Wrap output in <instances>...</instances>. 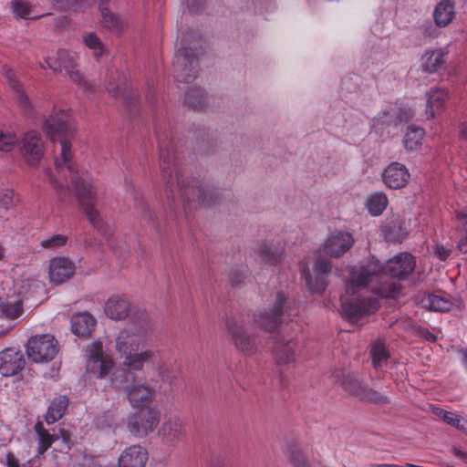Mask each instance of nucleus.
I'll return each mask as SVG.
<instances>
[{
  "instance_id": "f257e3e1",
  "label": "nucleus",
  "mask_w": 467,
  "mask_h": 467,
  "mask_svg": "<svg viewBox=\"0 0 467 467\" xmlns=\"http://www.w3.org/2000/svg\"><path fill=\"white\" fill-rule=\"evenodd\" d=\"M68 114L65 110L55 111L43 123V130L53 142L59 144V156L55 159V169L47 171L50 183L62 192L70 179L76 198L89 223L98 230L104 228V222L98 210V191L92 180L79 173L73 161L71 144L68 141L70 130Z\"/></svg>"
},
{
  "instance_id": "f03ea898",
  "label": "nucleus",
  "mask_w": 467,
  "mask_h": 467,
  "mask_svg": "<svg viewBox=\"0 0 467 467\" xmlns=\"http://www.w3.org/2000/svg\"><path fill=\"white\" fill-rule=\"evenodd\" d=\"M415 265V259L410 254L400 253L388 260L384 267L374 259L350 267L345 284V295L341 296L343 317L356 323L364 316L374 313L379 308L377 298L365 297L358 293L379 281L382 273L402 279L412 273Z\"/></svg>"
},
{
  "instance_id": "7ed1b4c3",
  "label": "nucleus",
  "mask_w": 467,
  "mask_h": 467,
  "mask_svg": "<svg viewBox=\"0 0 467 467\" xmlns=\"http://www.w3.org/2000/svg\"><path fill=\"white\" fill-rule=\"evenodd\" d=\"M149 330L150 321L147 317H143L140 323L127 326L116 336L115 349L127 368L140 371L144 364L153 358L152 349L140 351V347L147 340Z\"/></svg>"
},
{
  "instance_id": "20e7f679",
  "label": "nucleus",
  "mask_w": 467,
  "mask_h": 467,
  "mask_svg": "<svg viewBox=\"0 0 467 467\" xmlns=\"http://www.w3.org/2000/svg\"><path fill=\"white\" fill-rule=\"evenodd\" d=\"M160 166L163 182L165 183V191L168 197H175L178 195L183 200L189 202L197 201L202 204H208L209 199H212L213 192L209 188H204L197 183H185L181 179L179 169L174 162L173 154L169 150H161Z\"/></svg>"
},
{
  "instance_id": "39448f33",
  "label": "nucleus",
  "mask_w": 467,
  "mask_h": 467,
  "mask_svg": "<svg viewBox=\"0 0 467 467\" xmlns=\"http://www.w3.org/2000/svg\"><path fill=\"white\" fill-rule=\"evenodd\" d=\"M58 353V342L51 334L36 335L26 343V355L35 363H47Z\"/></svg>"
},
{
  "instance_id": "423d86ee",
  "label": "nucleus",
  "mask_w": 467,
  "mask_h": 467,
  "mask_svg": "<svg viewBox=\"0 0 467 467\" xmlns=\"http://www.w3.org/2000/svg\"><path fill=\"white\" fill-rule=\"evenodd\" d=\"M161 411L157 407L137 410L128 420V429L136 437L142 438L153 432L159 425Z\"/></svg>"
},
{
  "instance_id": "0eeeda50",
  "label": "nucleus",
  "mask_w": 467,
  "mask_h": 467,
  "mask_svg": "<svg viewBox=\"0 0 467 467\" xmlns=\"http://www.w3.org/2000/svg\"><path fill=\"white\" fill-rule=\"evenodd\" d=\"M174 78L178 82L191 83L199 72V63L192 49L180 48L173 59Z\"/></svg>"
},
{
  "instance_id": "6e6552de",
  "label": "nucleus",
  "mask_w": 467,
  "mask_h": 467,
  "mask_svg": "<svg viewBox=\"0 0 467 467\" xmlns=\"http://www.w3.org/2000/svg\"><path fill=\"white\" fill-rule=\"evenodd\" d=\"M331 270V264L329 260L317 257L314 267L313 274L310 273L309 269L303 266L301 268V275L305 280V284L313 294H320L325 291L327 281V277Z\"/></svg>"
},
{
  "instance_id": "1a4fd4ad",
  "label": "nucleus",
  "mask_w": 467,
  "mask_h": 467,
  "mask_svg": "<svg viewBox=\"0 0 467 467\" xmlns=\"http://www.w3.org/2000/svg\"><path fill=\"white\" fill-rule=\"evenodd\" d=\"M124 393L131 406L135 410H144L152 407L151 403L155 400V389L140 380H135L130 384L124 386Z\"/></svg>"
},
{
  "instance_id": "9d476101",
  "label": "nucleus",
  "mask_w": 467,
  "mask_h": 467,
  "mask_svg": "<svg viewBox=\"0 0 467 467\" xmlns=\"http://www.w3.org/2000/svg\"><path fill=\"white\" fill-rule=\"evenodd\" d=\"M225 326L236 348L246 355H251L255 351L256 339L246 333L241 322L234 318H227Z\"/></svg>"
},
{
  "instance_id": "9b49d317",
  "label": "nucleus",
  "mask_w": 467,
  "mask_h": 467,
  "mask_svg": "<svg viewBox=\"0 0 467 467\" xmlns=\"http://www.w3.org/2000/svg\"><path fill=\"white\" fill-rule=\"evenodd\" d=\"M86 353L88 370L98 375L99 378L107 376L113 368V361L103 357L102 344L100 342H93L88 345Z\"/></svg>"
},
{
  "instance_id": "f8f14e48",
  "label": "nucleus",
  "mask_w": 467,
  "mask_h": 467,
  "mask_svg": "<svg viewBox=\"0 0 467 467\" xmlns=\"http://www.w3.org/2000/svg\"><path fill=\"white\" fill-rule=\"evenodd\" d=\"M354 238L348 232H336L328 235L322 244L320 251L330 257H340L353 245Z\"/></svg>"
},
{
  "instance_id": "ddd939ff",
  "label": "nucleus",
  "mask_w": 467,
  "mask_h": 467,
  "mask_svg": "<svg viewBox=\"0 0 467 467\" xmlns=\"http://www.w3.org/2000/svg\"><path fill=\"white\" fill-rule=\"evenodd\" d=\"M47 67L54 71L65 69L69 78L75 82H81L82 77L78 70H74L76 54L66 49H60L56 56L45 57Z\"/></svg>"
},
{
  "instance_id": "4468645a",
  "label": "nucleus",
  "mask_w": 467,
  "mask_h": 467,
  "mask_svg": "<svg viewBox=\"0 0 467 467\" xmlns=\"http://www.w3.org/2000/svg\"><path fill=\"white\" fill-rule=\"evenodd\" d=\"M287 297L283 292H278L275 296L273 309L269 313L258 312L254 315V320L259 327L271 331L275 329L281 322L280 317L285 314V306Z\"/></svg>"
},
{
  "instance_id": "2eb2a0df",
  "label": "nucleus",
  "mask_w": 467,
  "mask_h": 467,
  "mask_svg": "<svg viewBox=\"0 0 467 467\" xmlns=\"http://www.w3.org/2000/svg\"><path fill=\"white\" fill-rule=\"evenodd\" d=\"M75 264L67 257L56 256L49 260L48 277L52 284L60 285L70 279L75 273Z\"/></svg>"
},
{
  "instance_id": "dca6fc26",
  "label": "nucleus",
  "mask_w": 467,
  "mask_h": 467,
  "mask_svg": "<svg viewBox=\"0 0 467 467\" xmlns=\"http://www.w3.org/2000/svg\"><path fill=\"white\" fill-rule=\"evenodd\" d=\"M159 435L163 443L176 446L186 437V430L182 420L178 417H171L163 421Z\"/></svg>"
},
{
  "instance_id": "f3484780",
  "label": "nucleus",
  "mask_w": 467,
  "mask_h": 467,
  "mask_svg": "<svg viewBox=\"0 0 467 467\" xmlns=\"http://www.w3.org/2000/svg\"><path fill=\"white\" fill-rule=\"evenodd\" d=\"M26 364L23 353L15 348H8L0 352V373L11 377L20 372Z\"/></svg>"
},
{
  "instance_id": "a211bd4d",
  "label": "nucleus",
  "mask_w": 467,
  "mask_h": 467,
  "mask_svg": "<svg viewBox=\"0 0 467 467\" xmlns=\"http://www.w3.org/2000/svg\"><path fill=\"white\" fill-rule=\"evenodd\" d=\"M21 150L26 161L32 165L36 164L44 154V142L40 135L35 130L26 132L21 139Z\"/></svg>"
},
{
  "instance_id": "6ab92c4d",
  "label": "nucleus",
  "mask_w": 467,
  "mask_h": 467,
  "mask_svg": "<svg viewBox=\"0 0 467 467\" xmlns=\"http://www.w3.org/2000/svg\"><path fill=\"white\" fill-rule=\"evenodd\" d=\"M382 180L387 187L400 189L408 183L410 173L405 165L399 162H391L384 169Z\"/></svg>"
},
{
  "instance_id": "aec40b11",
  "label": "nucleus",
  "mask_w": 467,
  "mask_h": 467,
  "mask_svg": "<svg viewBox=\"0 0 467 467\" xmlns=\"http://www.w3.org/2000/svg\"><path fill=\"white\" fill-rule=\"evenodd\" d=\"M450 96L448 90L442 88H433L426 93L425 115L429 119L439 116L445 109Z\"/></svg>"
},
{
  "instance_id": "412c9836",
  "label": "nucleus",
  "mask_w": 467,
  "mask_h": 467,
  "mask_svg": "<svg viewBox=\"0 0 467 467\" xmlns=\"http://www.w3.org/2000/svg\"><path fill=\"white\" fill-rule=\"evenodd\" d=\"M298 350L299 346L293 338L281 337L273 348L274 358L279 366H286L296 360Z\"/></svg>"
},
{
  "instance_id": "4be33fe9",
  "label": "nucleus",
  "mask_w": 467,
  "mask_h": 467,
  "mask_svg": "<svg viewBox=\"0 0 467 467\" xmlns=\"http://www.w3.org/2000/svg\"><path fill=\"white\" fill-rule=\"evenodd\" d=\"M148 461V451L140 445L126 448L119 457V467H144Z\"/></svg>"
},
{
  "instance_id": "5701e85b",
  "label": "nucleus",
  "mask_w": 467,
  "mask_h": 467,
  "mask_svg": "<svg viewBox=\"0 0 467 467\" xmlns=\"http://www.w3.org/2000/svg\"><path fill=\"white\" fill-rule=\"evenodd\" d=\"M345 388L353 395L359 399L377 403L384 404L388 399L381 393L362 385L358 379H350L345 383Z\"/></svg>"
},
{
  "instance_id": "b1692460",
  "label": "nucleus",
  "mask_w": 467,
  "mask_h": 467,
  "mask_svg": "<svg viewBox=\"0 0 467 467\" xmlns=\"http://www.w3.org/2000/svg\"><path fill=\"white\" fill-rule=\"evenodd\" d=\"M261 260V263L267 266L277 265L283 256L282 249L277 247L273 242L264 241L258 243L254 248Z\"/></svg>"
},
{
  "instance_id": "393cba45",
  "label": "nucleus",
  "mask_w": 467,
  "mask_h": 467,
  "mask_svg": "<svg viewBox=\"0 0 467 467\" xmlns=\"http://www.w3.org/2000/svg\"><path fill=\"white\" fill-rule=\"evenodd\" d=\"M455 5L451 0H441L434 7L432 17L436 26H448L455 18Z\"/></svg>"
},
{
  "instance_id": "a878e982",
  "label": "nucleus",
  "mask_w": 467,
  "mask_h": 467,
  "mask_svg": "<svg viewBox=\"0 0 467 467\" xmlns=\"http://www.w3.org/2000/svg\"><path fill=\"white\" fill-rule=\"evenodd\" d=\"M448 52L445 48L427 50L421 57V67L425 72H438L447 59Z\"/></svg>"
},
{
  "instance_id": "bb28decb",
  "label": "nucleus",
  "mask_w": 467,
  "mask_h": 467,
  "mask_svg": "<svg viewBox=\"0 0 467 467\" xmlns=\"http://www.w3.org/2000/svg\"><path fill=\"white\" fill-rule=\"evenodd\" d=\"M130 311L129 301L118 296L108 299L105 305V313L108 317L115 320L124 319L128 317Z\"/></svg>"
},
{
  "instance_id": "cd10ccee",
  "label": "nucleus",
  "mask_w": 467,
  "mask_h": 467,
  "mask_svg": "<svg viewBox=\"0 0 467 467\" xmlns=\"http://www.w3.org/2000/svg\"><path fill=\"white\" fill-rule=\"evenodd\" d=\"M95 318L84 312L76 314L71 318V330L78 337H88L95 327Z\"/></svg>"
},
{
  "instance_id": "c85d7f7f",
  "label": "nucleus",
  "mask_w": 467,
  "mask_h": 467,
  "mask_svg": "<svg viewBox=\"0 0 467 467\" xmlns=\"http://www.w3.org/2000/svg\"><path fill=\"white\" fill-rule=\"evenodd\" d=\"M35 431L37 435V453L42 455L57 440V430L54 429L53 433H50L44 427L43 422L37 421L35 425Z\"/></svg>"
},
{
  "instance_id": "c756f323",
  "label": "nucleus",
  "mask_w": 467,
  "mask_h": 467,
  "mask_svg": "<svg viewBox=\"0 0 467 467\" xmlns=\"http://www.w3.org/2000/svg\"><path fill=\"white\" fill-rule=\"evenodd\" d=\"M183 103L194 110H200L207 105V98L202 88L193 87L185 93Z\"/></svg>"
},
{
  "instance_id": "7c9ffc66",
  "label": "nucleus",
  "mask_w": 467,
  "mask_h": 467,
  "mask_svg": "<svg viewBox=\"0 0 467 467\" xmlns=\"http://www.w3.org/2000/svg\"><path fill=\"white\" fill-rule=\"evenodd\" d=\"M365 205L370 215L379 216L388 205L387 195L381 192H373L367 197Z\"/></svg>"
},
{
  "instance_id": "2f4dec72",
  "label": "nucleus",
  "mask_w": 467,
  "mask_h": 467,
  "mask_svg": "<svg viewBox=\"0 0 467 467\" xmlns=\"http://www.w3.org/2000/svg\"><path fill=\"white\" fill-rule=\"evenodd\" d=\"M68 405V399L67 396H59L55 399L48 407L46 421L47 424H53L60 420Z\"/></svg>"
},
{
  "instance_id": "473e14b6",
  "label": "nucleus",
  "mask_w": 467,
  "mask_h": 467,
  "mask_svg": "<svg viewBox=\"0 0 467 467\" xmlns=\"http://www.w3.org/2000/svg\"><path fill=\"white\" fill-rule=\"evenodd\" d=\"M425 304L431 310L448 312L453 307L454 301L447 294H432L429 295Z\"/></svg>"
},
{
  "instance_id": "72a5a7b5",
  "label": "nucleus",
  "mask_w": 467,
  "mask_h": 467,
  "mask_svg": "<svg viewBox=\"0 0 467 467\" xmlns=\"http://www.w3.org/2000/svg\"><path fill=\"white\" fill-rule=\"evenodd\" d=\"M424 137V130L420 127L410 125L404 135L403 144L409 150H417Z\"/></svg>"
},
{
  "instance_id": "f704fd0d",
  "label": "nucleus",
  "mask_w": 467,
  "mask_h": 467,
  "mask_svg": "<svg viewBox=\"0 0 467 467\" xmlns=\"http://www.w3.org/2000/svg\"><path fill=\"white\" fill-rule=\"evenodd\" d=\"M455 217L458 222V249L467 253V209L456 211Z\"/></svg>"
},
{
  "instance_id": "c9c22d12",
  "label": "nucleus",
  "mask_w": 467,
  "mask_h": 467,
  "mask_svg": "<svg viewBox=\"0 0 467 467\" xmlns=\"http://www.w3.org/2000/svg\"><path fill=\"white\" fill-rule=\"evenodd\" d=\"M23 314L20 300L0 299V316L6 319H16Z\"/></svg>"
},
{
  "instance_id": "e433bc0d",
  "label": "nucleus",
  "mask_w": 467,
  "mask_h": 467,
  "mask_svg": "<svg viewBox=\"0 0 467 467\" xmlns=\"http://www.w3.org/2000/svg\"><path fill=\"white\" fill-rule=\"evenodd\" d=\"M100 13L102 17L101 24L104 27L114 33L121 31L125 26V21L121 17L114 15L109 9L104 7L100 8Z\"/></svg>"
},
{
  "instance_id": "4c0bfd02",
  "label": "nucleus",
  "mask_w": 467,
  "mask_h": 467,
  "mask_svg": "<svg viewBox=\"0 0 467 467\" xmlns=\"http://www.w3.org/2000/svg\"><path fill=\"white\" fill-rule=\"evenodd\" d=\"M373 365L376 368H380L389 358V352L383 341L377 340L370 350Z\"/></svg>"
},
{
  "instance_id": "58836bf2",
  "label": "nucleus",
  "mask_w": 467,
  "mask_h": 467,
  "mask_svg": "<svg viewBox=\"0 0 467 467\" xmlns=\"http://www.w3.org/2000/svg\"><path fill=\"white\" fill-rule=\"evenodd\" d=\"M157 374L163 382L172 383L180 376V369L175 364L162 362L157 367Z\"/></svg>"
},
{
  "instance_id": "ea45409f",
  "label": "nucleus",
  "mask_w": 467,
  "mask_h": 467,
  "mask_svg": "<svg viewBox=\"0 0 467 467\" xmlns=\"http://www.w3.org/2000/svg\"><path fill=\"white\" fill-rule=\"evenodd\" d=\"M84 45L92 50L94 57H99L105 52V47L100 38L93 32L83 35Z\"/></svg>"
},
{
  "instance_id": "a19ab883",
  "label": "nucleus",
  "mask_w": 467,
  "mask_h": 467,
  "mask_svg": "<svg viewBox=\"0 0 467 467\" xmlns=\"http://www.w3.org/2000/svg\"><path fill=\"white\" fill-rule=\"evenodd\" d=\"M5 74L6 78L8 80V84L10 88H12L16 92L17 99L20 102L21 106L24 107L26 109H29L30 103L28 98L25 95L20 83L16 79L14 72L11 69H8L6 70Z\"/></svg>"
},
{
  "instance_id": "79ce46f5",
  "label": "nucleus",
  "mask_w": 467,
  "mask_h": 467,
  "mask_svg": "<svg viewBox=\"0 0 467 467\" xmlns=\"http://www.w3.org/2000/svg\"><path fill=\"white\" fill-rule=\"evenodd\" d=\"M395 123L396 119L389 111H381L372 119L371 128L378 133Z\"/></svg>"
},
{
  "instance_id": "37998d69",
  "label": "nucleus",
  "mask_w": 467,
  "mask_h": 467,
  "mask_svg": "<svg viewBox=\"0 0 467 467\" xmlns=\"http://www.w3.org/2000/svg\"><path fill=\"white\" fill-rule=\"evenodd\" d=\"M11 10L15 16L28 19L33 18L32 5L26 0H14L11 3Z\"/></svg>"
},
{
  "instance_id": "c03bdc74",
  "label": "nucleus",
  "mask_w": 467,
  "mask_h": 467,
  "mask_svg": "<svg viewBox=\"0 0 467 467\" xmlns=\"http://www.w3.org/2000/svg\"><path fill=\"white\" fill-rule=\"evenodd\" d=\"M384 233L387 239L400 241L405 234V230L401 227L400 220L396 219L384 226Z\"/></svg>"
},
{
  "instance_id": "a18cd8bd",
  "label": "nucleus",
  "mask_w": 467,
  "mask_h": 467,
  "mask_svg": "<svg viewBox=\"0 0 467 467\" xmlns=\"http://www.w3.org/2000/svg\"><path fill=\"white\" fill-rule=\"evenodd\" d=\"M67 236L64 234H55L53 236L43 239L40 242V246L48 251H55L66 245Z\"/></svg>"
},
{
  "instance_id": "49530a36",
  "label": "nucleus",
  "mask_w": 467,
  "mask_h": 467,
  "mask_svg": "<svg viewBox=\"0 0 467 467\" xmlns=\"http://www.w3.org/2000/svg\"><path fill=\"white\" fill-rule=\"evenodd\" d=\"M447 424L456 428L460 431L467 434V420L456 412L448 411L444 414V420Z\"/></svg>"
},
{
  "instance_id": "de8ad7c7",
  "label": "nucleus",
  "mask_w": 467,
  "mask_h": 467,
  "mask_svg": "<svg viewBox=\"0 0 467 467\" xmlns=\"http://www.w3.org/2000/svg\"><path fill=\"white\" fill-rule=\"evenodd\" d=\"M115 76L117 77L118 84L115 85L114 83L111 82V79H110L107 88L112 96L118 97L124 90V86L126 85V82H125V78L123 76H120L117 72L115 74H112L111 78L115 79Z\"/></svg>"
},
{
  "instance_id": "09e8293b",
  "label": "nucleus",
  "mask_w": 467,
  "mask_h": 467,
  "mask_svg": "<svg viewBox=\"0 0 467 467\" xmlns=\"http://www.w3.org/2000/svg\"><path fill=\"white\" fill-rule=\"evenodd\" d=\"M16 140L14 135L0 130V150L10 151L14 149Z\"/></svg>"
},
{
  "instance_id": "8fccbe9b",
  "label": "nucleus",
  "mask_w": 467,
  "mask_h": 467,
  "mask_svg": "<svg viewBox=\"0 0 467 467\" xmlns=\"http://www.w3.org/2000/svg\"><path fill=\"white\" fill-rule=\"evenodd\" d=\"M22 288L23 291H21L20 293H23L25 295H34L38 290L43 289V284L41 281L37 279H26V281L23 282Z\"/></svg>"
},
{
  "instance_id": "3c124183",
  "label": "nucleus",
  "mask_w": 467,
  "mask_h": 467,
  "mask_svg": "<svg viewBox=\"0 0 467 467\" xmlns=\"http://www.w3.org/2000/svg\"><path fill=\"white\" fill-rule=\"evenodd\" d=\"M451 254V250L442 246V245H436L435 247V255L441 261L446 260Z\"/></svg>"
},
{
  "instance_id": "603ef678",
  "label": "nucleus",
  "mask_w": 467,
  "mask_h": 467,
  "mask_svg": "<svg viewBox=\"0 0 467 467\" xmlns=\"http://www.w3.org/2000/svg\"><path fill=\"white\" fill-rule=\"evenodd\" d=\"M244 280V275L239 272H232L229 275V281L232 285H239Z\"/></svg>"
},
{
  "instance_id": "864d4df0",
  "label": "nucleus",
  "mask_w": 467,
  "mask_h": 467,
  "mask_svg": "<svg viewBox=\"0 0 467 467\" xmlns=\"http://www.w3.org/2000/svg\"><path fill=\"white\" fill-rule=\"evenodd\" d=\"M57 439H58V438H61V439H62V441H63V442H64L66 445H67V447H69V445H68V444H69L70 438H71L70 433H69L67 431H66V430H64V429H62V428H59V429H57Z\"/></svg>"
},
{
  "instance_id": "5fc2aeb1",
  "label": "nucleus",
  "mask_w": 467,
  "mask_h": 467,
  "mask_svg": "<svg viewBox=\"0 0 467 467\" xmlns=\"http://www.w3.org/2000/svg\"><path fill=\"white\" fill-rule=\"evenodd\" d=\"M185 2L191 12H196L203 0H185Z\"/></svg>"
},
{
  "instance_id": "6e6d98bb",
  "label": "nucleus",
  "mask_w": 467,
  "mask_h": 467,
  "mask_svg": "<svg viewBox=\"0 0 467 467\" xmlns=\"http://www.w3.org/2000/svg\"><path fill=\"white\" fill-rule=\"evenodd\" d=\"M7 464L8 467H19L17 461L11 454H7Z\"/></svg>"
},
{
  "instance_id": "4d7b16f0",
  "label": "nucleus",
  "mask_w": 467,
  "mask_h": 467,
  "mask_svg": "<svg viewBox=\"0 0 467 467\" xmlns=\"http://www.w3.org/2000/svg\"><path fill=\"white\" fill-rule=\"evenodd\" d=\"M372 290L376 295H379V296H387V291L383 287H372Z\"/></svg>"
},
{
  "instance_id": "13d9d810",
  "label": "nucleus",
  "mask_w": 467,
  "mask_h": 467,
  "mask_svg": "<svg viewBox=\"0 0 467 467\" xmlns=\"http://www.w3.org/2000/svg\"><path fill=\"white\" fill-rule=\"evenodd\" d=\"M454 454L458 457V458H461L462 459L463 461L467 462V453L461 451V450H458V449H454Z\"/></svg>"
},
{
  "instance_id": "bf43d9fd",
  "label": "nucleus",
  "mask_w": 467,
  "mask_h": 467,
  "mask_svg": "<svg viewBox=\"0 0 467 467\" xmlns=\"http://www.w3.org/2000/svg\"><path fill=\"white\" fill-rule=\"evenodd\" d=\"M433 412L435 413V415H437L438 417H441L442 420H444V414L448 413V411H446L441 408L434 409Z\"/></svg>"
},
{
  "instance_id": "052dcab7",
  "label": "nucleus",
  "mask_w": 467,
  "mask_h": 467,
  "mask_svg": "<svg viewBox=\"0 0 467 467\" xmlns=\"http://www.w3.org/2000/svg\"><path fill=\"white\" fill-rule=\"evenodd\" d=\"M461 354H462V358L463 366L467 369V348L466 349H462L461 350Z\"/></svg>"
},
{
  "instance_id": "680f3d73",
  "label": "nucleus",
  "mask_w": 467,
  "mask_h": 467,
  "mask_svg": "<svg viewBox=\"0 0 467 467\" xmlns=\"http://www.w3.org/2000/svg\"><path fill=\"white\" fill-rule=\"evenodd\" d=\"M434 32H435V29H433L431 25H428L424 28V33L428 34L430 36H434V34H433Z\"/></svg>"
},
{
  "instance_id": "e2e57ef3",
  "label": "nucleus",
  "mask_w": 467,
  "mask_h": 467,
  "mask_svg": "<svg viewBox=\"0 0 467 467\" xmlns=\"http://www.w3.org/2000/svg\"><path fill=\"white\" fill-rule=\"evenodd\" d=\"M462 137L464 139V140H467V126L463 128V130H462Z\"/></svg>"
},
{
  "instance_id": "0e129e2a",
  "label": "nucleus",
  "mask_w": 467,
  "mask_h": 467,
  "mask_svg": "<svg viewBox=\"0 0 467 467\" xmlns=\"http://www.w3.org/2000/svg\"><path fill=\"white\" fill-rule=\"evenodd\" d=\"M96 424H97V426H98L99 428H101V429H103V428H104V425L102 424V422H101V419H100V418H98V419H97Z\"/></svg>"
},
{
  "instance_id": "69168bd1",
  "label": "nucleus",
  "mask_w": 467,
  "mask_h": 467,
  "mask_svg": "<svg viewBox=\"0 0 467 467\" xmlns=\"http://www.w3.org/2000/svg\"><path fill=\"white\" fill-rule=\"evenodd\" d=\"M4 256V248L0 245V259Z\"/></svg>"
},
{
  "instance_id": "338daca9",
  "label": "nucleus",
  "mask_w": 467,
  "mask_h": 467,
  "mask_svg": "<svg viewBox=\"0 0 467 467\" xmlns=\"http://www.w3.org/2000/svg\"><path fill=\"white\" fill-rule=\"evenodd\" d=\"M10 202H11L10 201H7V202H5V205L8 206L10 204Z\"/></svg>"
},
{
  "instance_id": "774afa93",
  "label": "nucleus",
  "mask_w": 467,
  "mask_h": 467,
  "mask_svg": "<svg viewBox=\"0 0 467 467\" xmlns=\"http://www.w3.org/2000/svg\"><path fill=\"white\" fill-rule=\"evenodd\" d=\"M303 467H309L307 464H304Z\"/></svg>"
}]
</instances>
